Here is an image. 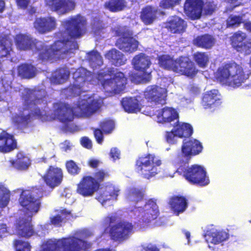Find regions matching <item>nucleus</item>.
<instances>
[{
    "label": "nucleus",
    "mask_w": 251,
    "mask_h": 251,
    "mask_svg": "<svg viewBox=\"0 0 251 251\" xmlns=\"http://www.w3.org/2000/svg\"><path fill=\"white\" fill-rule=\"evenodd\" d=\"M17 148V142L14 135L5 130L0 132V152L9 153Z\"/></svg>",
    "instance_id": "nucleus-21"
},
{
    "label": "nucleus",
    "mask_w": 251,
    "mask_h": 251,
    "mask_svg": "<svg viewBox=\"0 0 251 251\" xmlns=\"http://www.w3.org/2000/svg\"><path fill=\"white\" fill-rule=\"evenodd\" d=\"M109 176V172L104 169L97 170L93 176H84L77 185L76 192L84 197L92 196L99 190L101 183Z\"/></svg>",
    "instance_id": "nucleus-5"
},
{
    "label": "nucleus",
    "mask_w": 251,
    "mask_h": 251,
    "mask_svg": "<svg viewBox=\"0 0 251 251\" xmlns=\"http://www.w3.org/2000/svg\"><path fill=\"white\" fill-rule=\"evenodd\" d=\"M99 127L104 134H109L114 129L115 124L111 120L104 119L100 123Z\"/></svg>",
    "instance_id": "nucleus-47"
},
{
    "label": "nucleus",
    "mask_w": 251,
    "mask_h": 251,
    "mask_svg": "<svg viewBox=\"0 0 251 251\" xmlns=\"http://www.w3.org/2000/svg\"><path fill=\"white\" fill-rule=\"evenodd\" d=\"M131 64L134 70L142 74L141 76L137 73L133 72L129 73V76L131 81L148 83L151 80V72H147V70L151 65V62L149 56L144 53H139L133 57Z\"/></svg>",
    "instance_id": "nucleus-7"
},
{
    "label": "nucleus",
    "mask_w": 251,
    "mask_h": 251,
    "mask_svg": "<svg viewBox=\"0 0 251 251\" xmlns=\"http://www.w3.org/2000/svg\"><path fill=\"white\" fill-rule=\"evenodd\" d=\"M157 10L153 6L148 5L144 7L141 12L140 18L146 25L152 24L156 17Z\"/></svg>",
    "instance_id": "nucleus-38"
},
{
    "label": "nucleus",
    "mask_w": 251,
    "mask_h": 251,
    "mask_svg": "<svg viewBox=\"0 0 251 251\" xmlns=\"http://www.w3.org/2000/svg\"><path fill=\"white\" fill-rule=\"evenodd\" d=\"M218 90L213 89L205 93L202 97L201 104L204 109H216L221 104Z\"/></svg>",
    "instance_id": "nucleus-23"
},
{
    "label": "nucleus",
    "mask_w": 251,
    "mask_h": 251,
    "mask_svg": "<svg viewBox=\"0 0 251 251\" xmlns=\"http://www.w3.org/2000/svg\"><path fill=\"white\" fill-rule=\"evenodd\" d=\"M176 134L173 129L171 131H166L164 134V138L166 141L169 144L174 143V138Z\"/></svg>",
    "instance_id": "nucleus-56"
},
{
    "label": "nucleus",
    "mask_w": 251,
    "mask_h": 251,
    "mask_svg": "<svg viewBox=\"0 0 251 251\" xmlns=\"http://www.w3.org/2000/svg\"><path fill=\"white\" fill-rule=\"evenodd\" d=\"M157 59L159 66L164 69L171 70L188 77L193 78L198 72L194 63L185 56L174 60L168 54H162L158 56Z\"/></svg>",
    "instance_id": "nucleus-3"
},
{
    "label": "nucleus",
    "mask_w": 251,
    "mask_h": 251,
    "mask_svg": "<svg viewBox=\"0 0 251 251\" xmlns=\"http://www.w3.org/2000/svg\"><path fill=\"white\" fill-rule=\"evenodd\" d=\"M244 28L249 33H251V21H243Z\"/></svg>",
    "instance_id": "nucleus-64"
},
{
    "label": "nucleus",
    "mask_w": 251,
    "mask_h": 251,
    "mask_svg": "<svg viewBox=\"0 0 251 251\" xmlns=\"http://www.w3.org/2000/svg\"><path fill=\"white\" fill-rule=\"evenodd\" d=\"M214 36L208 33L197 36L193 39V44L197 47L205 50L212 49L216 43Z\"/></svg>",
    "instance_id": "nucleus-29"
},
{
    "label": "nucleus",
    "mask_w": 251,
    "mask_h": 251,
    "mask_svg": "<svg viewBox=\"0 0 251 251\" xmlns=\"http://www.w3.org/2000/svg\"><path fill=\"white\" fill-rule=\"evenodd\" d=\"M91 26L92 31L96 34H99L104 29L102 21L97 17L93 18Z\"/></svg>",
    "instance_id": "nucleus-49"
},
{
    "label": "nucleus",
    "mask_w": 251,
    "mask_h": 251,
    "mask_svg": "<svg viewBox=\"0 0 251 251\" xmlns=\"http://www.w3.org/2000/svg\"><path fill=\"white\" fill-rule=\"evenodd\" d=\"M8 233V228L4 224H0V238L6 236Z\"/></svg>",
    "instance_id": "nucleus-61"
},
{
    "label": "nucleus",
    "mask_w": 251,
    "mask_h": 251,
    "mask_svg": "<svg viewBox=\"0 0 251 251\" xmlns=\"http://www.w3.org/2000/svg\"><path fill=\"white\" fill-rule=\"evenodd\" d=\"M17 74L22 78L30 79L37 74L36 68L31 63H23L17 66Z\"/></svg>",
    "instance_id": "nucleus-32"
},
{
    "label": "nucleus",
    "mask_w": 251,
    "mask_h": 251,
    "mask_svg": "<svg viewBox=\"0 0 251 251\" xmlns=\"http://www.w3.org/2000/svg\"><path fill=\"white\" fill-rule=\"evenodd\" d=\"M63 221V218L59 214L53 216L50 218V223L56 226H61Z\"/></svg>",
    "instance_id": "nucleus-55"
},
{
    "label": "nucleus",
    "mask_w": 251,
    "mask_h": 251,
    "mask_svg": "<svg viewBox=\"0 0 251 251\" xmlns=\"http://www.w3.org/2000/svg\"><path fill=\"white\" fill-rule=\"evenodd\" d=\"M14 245L16 251H30L31 246L28 242L15 240Z\"/></svg>",
    "instance_id": "nucleus-51"
},
{
    "label": "nucleus",
    "mask_w": 251,
    "mask_h": 251,
    "mask_svg": "<svg viewBox=\"0 0 251 251\" xmlns=\"http://www.w3.org/2000/svg\"><path fill=\"white\" fill-rule=\"evenodd\" d=\"M93 132L97 142L101 144L103 141V131L100 128H96L94 129Z\"/></svg>",
    "instance_id": "nucleus-54"
},
{
    "label": "nucleus",
    "mask_w": 251,
    "mask_h": 251,
    "mask_svg": "<svg viewBox=\"0 0 251 251\" xmlns=\"http://www.w3.org/2000/svg\"><path fill=\"white\" fill-rule=\"evenodd\" d=\"M227 234L224 232H218L213 236L212 240L215 244L220 243L226 240Z\"/></svg>",
    "instance_id": "nucleus-53"
},
{
    "label": "nucleus",
    "mask_w": 251,
    "mask_h": 251,
    "mask_svg": "<svg viewBox=\"0 0 251 251\" xmlns=\"http://www.w3.org/2000/svg\"><path fill=\"white\" fill-rule=\"evenodd\" d=\"M161 164V161L154 154L148 153L137 158L136 161L135 169L143 177L150 179L157 174V167Z\"/></svg>",
    "instance_id": "nucleus-9"
},
{
    "label": "nucleus",
    "mask_w": 251,
    "mask_h": 251,
    "mask_svg": "<svg viewBox=\"0 0 251 251\" xmlns=\"http://www.w3.org/2000/svg\"><path fill=\"white\" fill-rule=\"evenodd\" d=\"M243 23V18L240 15H230L226 20L227 27H237Z\"/></svg>",
    "instance_id": "nucleus-45"
},
{
    "label": "nucleus",
    "mask_w": 251,
    "mask_h": 251,
    "mask_svg": "<svg viewBox=\"0 0 251 251\" xmlns=\"http://www.w3.org/2000/svg\"><path fill=\"white\" fill-rule=\"evenodd\" d=\"M42 178L47 186L53 189L61 183L63 178V171L59 167L50 165L46 170Z\"/></svg>",
    "instance_id": "nucleus-16"
},
{
    "label": "nucleus",
    "mask_w": 251,
    "mask_h": 251,
    "mask_svg": "<svg viewBox=\"0 0 251 251\" xmlns=\"http://www.w3.org/2000/svg\"><path fill=\"white\" fill-rule=\"evenodd\" d=\"M121 102L124 110L128 113L140 112L143 106L135 97L123 98Z\"/></svg>",
    "instance_id": "nucleus-28"
},
{
    "label": "nucleus",
    "mask_w": 251,
    "mask_h": 251,
    "mask_svg": "<svg viewBox=\"0 0 251 251\" xmlns=\"http://www.w3.org/2000/svg\"><path fill=\"white\" fill-rule=\"evenodd\" d=\"M30 119L31 116L29 114L26 115L16 114L13 118V123L17 128L24 129L28 127V124L30 122Z\"/></svg>",
    "instance_id": "nucleus-42"
},
{
    "label": "nucleus",
    "mask_w": 251,
    "mask_h": 251,
    "mask_svg": "<svg viewBox=\"0 0 251 251\" xmlns=\"http://www.w3.org/2000/svg\"><path fill=\"white\" fill-rule=\"evenodd\" d=\"M65 165L67 172L72 176L77 175L80 172L81 168L73 160L67 161Z\"/></svg>",
    "instance_id": "nucleus-46"
},
{
    "label": "nucleus",
    "mask_w": 251,
    "mask_h": 251,
    "mask_svg": "<svg viewBox=\"0 0 251 251\" xmlns=\"http://www.w3.org/2000/svg\"><path fill=\"white\" fill-rule=\"evenodd\" d=\"M91 246V243L86 241L71 236L49 243L42 251H55L59 249H61V251H81L90 249Z\"/></svg>",
    "instance_id": "nucleus-6"
},
{
    "label": "nucleus",
    "mask_w": 251,
    "mask_h": 251,
    "mask_svg": "<svg viewBox=\"0 0 251 251\" xmlns=\"http://www.w3.org/2000/svg\"><path fill=\"white\" fill-rule=\"evenodd\" d=\"M112 75H113L112 79H113V82H114L115 85L118 92L123 90L126 84L127 78L124 74L121 72L114 73V69L110 68L106 71L98 73V78L99 80H100L105 76Z\"/></svg>",
    "instance_id": "nucleus-20"
},
{
    "label": "nucleus",
    "mask_w": 251,
    "mask_h": 251,
    "mask_svg": "<svg viewBox=\"0 0 251 251\" xmlns=\"http://www.w3.org/2000/svg\"><path fill=\"white\" fill-rule=\"evenodd\" d=\"M169 204L174 214L178 216L186 210L188 206V202L184 196L174 195L170 198Z\"/></svg>",
    "instance_id": "nucleus-25"
},
{
    "label": "nucleus",
    "mask_w": 251,
    "mask_h": 251,
    "mask_svg": "<svg viewBox=\"0 0 251 251\" xmlns=\"http://www.w3.org/2000/svg\"><path fill=\"white\" fill-rule=\"evenodd\" d=\"M126 6L125 0H108L104 4V7L112 12H117L124 10Z\"/></svg>",
    "instance_id": "nucleus-41"
},
{
    "label": "nucleus",
    "mask_w": 251,
    "mask_h": 251,
    "mask_svg": "<svg viewBox=\"0 0 251 251\" xmlns=\"http://www.w3.org/2000/svg\"><path fill=\"white\" fill-rule=\"evenodd\" d=\"M241 64L234 61L225 63L219 67L216 73V78L220 83L238 88L249 78Z\"/></svg>",
    "instance_id": "nucleus-2"
},
{
    "label": "nucleus",
    "mask_w": 251,
    "mask_h": 251,
    "mask_svg": "<svg viewBox=\"0 0 251 251\" xmlns=\"http://www.w3.org/2000/svg\"><path fill=\"white\" fill-rule=\"evenodd\" d=\"M173 131L176 136L180 138H189L193 134V129L192 126L188 123H181L178 120L174 126Z\"/></svg>",
    "instance_id": "nucleus-34"
},
{
    "label": "nucleus",
    "mask_w": 251,
    "mask_h": 251,
    "mask_svg": "<svg viewBox=\"0 0 251 251\" xmlns=\"http://www.w3.org/2000/svg\"><path fill=\"white\" fill-rule=\"evenodd\" d=\"M120 189L112 184L107 185L104 190L100 194L98 200L102 203L110 200L111 198L117 199Z\"/></svg>",
    "instance_id": "nucleus-36"
},
{
    "label": "nucleus",
    "mask_w": 251,
    "mask_h": 251,
    "mask_svg": "<svg viewBox=\"0 0 251 251\" xmlns=\"http://www.w3.org/2000/svg\"><path fill=\"white\" fill-rule=\"evenodd\" d=\"M144 194L145 190L144 189L132 187L128 190L126 198L130 201L137 203L143 200Z\"/></svg>",
    "instance_id": "nucleus-40"
},
{
    "label": "nucleus",
    "mask_w": 251,
    "mask_h": 251,
    "mask_svg": "<svg viewBox=\"0 0 251 251\" xmlns=\"http://www.w3.org/2000/svg\"><path fill=\"white\" fill-rule=\"evenodd\" d=\"M64 29L56 33L60 39L49 46L40 41L33 39L24 34L16 35L15 42L20 50H27L33 49L37 53L38 60L42 62L53 61L64 57V55L74 52V50L78 49L76 41L70 39L81 38L87 31L86 18L80 14L71 16L68 19L62 21Z\"/></svg>",
    "instance_id": "nucleus-1"
},
{
    "label": "nucleus",
    "mask_w": 251,
    "mask_h": 251,
    "mask_svg": "<svg viewBox=\"0 0 251 251\" xmlns=\"http://www.w3.org/2000/svg\"><path fill=\"white\" fill-rule=\"evenodd\" d=\"M180 0H161L159 6L163 8L173 7L179 3Z\"/></svg>",
    "instance_id": "nucleus-52"
},
{
    "label": "nucleus",
    "mask_w": 251,
    "mask_h": 251,
    "mask_svg": "<svg viewBox=\"0 0 251 251\" xmlns=\"http://www.w3.org/2000/svg\"><path fill=\"white\" fill-rule=\"evenodd\" d=\"M10 192L3 187L0 186V207L6 206L10 201Z\"/></svg>",
    "instance_id": "nucleus-48"
},
{
    "label": "nucleus",
    "mask_w": 251,
    "mask_h": 251,
    "mask_svg": "<svg viewBox=\"0 0 251 251\" xmlns=\"http://www.w3.org/2000/svg\"><path fill=\"white\" fill-rule=\"evenodd\" d=\"M52 114L55 119L67 124L73 121L75 115L74 108L67 103L58 101L52 105Z\"/></svg>",
    "instance_id": "nucleus-13"
},
{
    "label": "nucleus",
    "mask_w": 251,
    "mask_h": 251,
    "mask_svg": "<svg viewBox=\"0 0 251 251\" xmlns=\"http://www.w3.org/2000/svg\"><path fill=\"white\" fill-rule=\"evenodd\" d=\"M89 74V72L82 67L78 68L73 73V77L74 81L70 90L74 96L80 94L81 87L86 81Z\"/></svg>",
    "instance_id": "nucleus-19"
},
{
    "label": "nucleus",
    "mask_w": 251,
    "mask_h": 251,
    "mask_svg": "<svg viewBox=\"0 0 251 251\" xmlns=\"http://www.w3.org/2000/svg\"><path fill=\"white\" fill-rule=\"evenodd\" d=\"M46 5L51 11L65 15L75 9L76 3L74 0H46Z\"/></svg>",
    "instance_id": "nucleus-17"
},
{
    "label": "nucleus",
    "mask_w": 251,
    "mask_h": 251,
    "mask_svg": "<svg viewBox=\"0 0 251 251\" xmlns=\"http://www.w3.org/2000/svg\"><path fill=\"white\" fill-rule=\"evenodd\" d=\"M135 215L138 216L135 225L139 228L147 226L159 215L158 207L155 200L151 199L146 203L144 207H137L134 210Z\"/></svg>",
    "instance_id": "nucleus-10"
},
{
    "label": "nucleus",
    "mask_w": 251,
    "mask_h": 251,
    "mask_svg": "<svg viewBox=\"0 0 251 251\" xmlns=\"http://www.w3.org/2000/svg\"><path fill=\"white\" fill-rule=\"evenodd\" d=\"M88 60L93 68L100 67L103 65L102 57L98 51H91L88 54Z\"/></svg>",
    "instance_id": "nucleus-43"
},
{
    "label": "nucleus",
    "mask_w": 251,
    "mask_h": 251,
    "mask_svg": "<svg viewBox=\"0 0 251 251\" xmlns=\"http://www.w3.org/2000/svg\"><path fill=\"white\" fill-rule=\"evenodd\" d=\"M81 144L82 146L87 149L92 148V143L90 140L87 137H83L81 139Z\"/></svg>",
    "instance_id": "nucleus-60"
},
{
    "label": "nucleus",
    "mask_w": 251,
    "mask_h": 251,
    "mask_svg": "<svg viewBox=\"0 0 251 251\" xmlns=\"http://www.w3.org/2000/svg\"><path fill=\"white\" fill-rule=\"evenodd\" d=\"M81 115L84 117H89L95 113L100 107V104L97 100H91L89 101L82 100L78 104Z\"/></svg>",
    "instance_id": "nucleus-27"
},
{
    "label": "nucleus",
    "mask_w": 251,
    "mask_h": 251,
    "mask_svg": "<svg viewBox=\"0 0 251 251\" xmlns=\"http://www.w3.org/2000/svg\"><path fill=\"white\" fill-rule=\"evenodd\" d=\"M193 59L198 65L201 68L205 67L209 61V58L205 52H196L193 55Z\"/></svg>",
    "instance_id": "nucleus-44"
},
{
    "label": "nucleus",
    "mask_w": 251,
    "mask_h": 251,
    "mask_svg": "<svg viewBox=\"0 0 251 251\" xmlns=\"http://www.w3.org/2000/svg\"><path fill=\"white\" fill-rule=\"evenodd\" d=\"M144 96L149 102L163 105L166 103L167 91L157 85H150L145 90Z\"/></svg>",
    "instance_id": "nucleus-14"
},
{
    "label": "nucleus",
    "mask_w": 251,
    "mask_h": 251,
    "mask_svg": "<svg viewBox=\"0 0 251 251\" xmlns=\"http://www.w3.org/2000/svg\"><path fill=\"white\" fill-rule=\"evenodd\" d=\"M139 43L133 37L123 35L116 41V46L124 52L129 53L136 51L138 48Z\"/></svg>",
    "instance_id": "nucleus-24"
},
{
    "label": "nucleus",
    "mask_w": 251,
    "mask_h": 251,
    "mask_svg": "<svg viewBox=\"0 0 251 251\" xmlns=\"http://www.w3.org/2000/svg\"><path fill=\"white\" fill-rule=\"evenodd\" d=\"M10 162L11 167L20 171L26 170L30 165L29 158L21 152H18L16 158Z\"/></svg>",
    "instance_id": "nucleus-37"
},
{
    "label": "nucleus",
    "mask_w": 251,
    "mask_h": 251,
    "mask_svg": "<svg viewBox=\"0 0 251 251\" xmlns=\"http://www.w3.org/2000/svg\"><path fill=\"white\" fill-rule=\"evenodd\" d=\"M59 215H61L64 220L71 215V211L64 208L60 211Z\"/></svg>",
    "instance_id": "nucleus-62"
},
{
    "label": "nucleus",
    "mask_w": 251,
    "mask_h": 251,
    "mask_svg": "<svg viewBox=\"0 0 251 251\" xmlns=\"http://www.w3.org/2000/svg\"><path fill=\"white\" fill-rule=\"evenodd\" d=\"M70 72L66 67L57 68L53 73L51 81L56 84H61L69 78Z\"/></svg>",
    "instance_id": "nucleus-39"
},
{
    "label": "nucleus",
    "mask_w": 251,
    "mask_h": 251,
    "mask_svg": "<svg viewBox=\"0 0 251 251\" xmlns=\"http://www.w3.org/2000/svg\"><path fill=\"white\" fill-rule=\"evenodd\" d=\"M187 24L181 18L175 16L167 22L166 28L172 33L182 34L186 29Z\"/></svg>",
    "instance_id": "nucleus-30"
},
{
    "label": "nucleus",
    "mask_w": 251,
    "mask_h": 251,
    "mask_svg": "<svg viewBox=\"0 0 251 251\" xmlns=\"http://www.w3.org/2000/svg\"><path fill=\"white\" fill-rule=\"evenodd\" d=\"M120 155V151L116 148H113L111 149L110 156L114 160L119 159Z\"/></svg>",
    "instance_id": "nucleus-58"
},
{
    "label": "nucleus",
    "mask_w": 251,
    "mask_h": 251,
    "mask_svg": "<svg viewBox=\"0 0 251 251\" xmlns=\"http://www.w3.org/2000/svg\"><path fill=\"white\" fill-rule=\"evenodd\" d=\"M104 56L106 59L116 66L123 65L126 61L124 54L115 49H112L107 51L104 54Z\"/></svg>",
    "instance_id": "nucleus-33"
},
{
    "label": "nucleus",
    "mask_w": 251,
    "mask_h": 251,
    "mask_svg": "<svg viewBox=\"0 0 251 251\" xmlns=\"http://www.w3.org/2000/svg\"><path fill=\"white\" fill-rule=\"evenodd\" d=\"M88 165L94 169H96L98 167L99 161L97 159H92L88 161Z\"/></svg>",
    "instance_id": "nucleus-63"
},
{
    "label": "nucleus",
    "mask_w": 251,
    "mask_h": 251,
    "mask_svg": "<svg viewBox=\"0 0 251 251\" xmlns=\"http://www.w3.org/2000/svg\"><path fill=\"white\" fill-rule=\"evenodd\" d=\"M177 172L182 175L190 184L204 186L209 183L204 168L199 165H192L190 167L180 165Z\"/></svg>",
    "instance_id": "nucleus-8"
},
{
    "label": "nucleus",
    "mask_w": 251,
    "mask_h": 251,
    "mask_svg": "<svg viewBox=\"0 0 251 251\" xmlns=\"http://www.w3.org/2000/svg\"><path fill=\"white\" fill-rule=\"evenodd\" d=\"M37 189L23 191L19 199V203L25 211L31 214L37 213L41 206V196L38 194Z\"/></svg>",
    "instance_id": "nucleus-12"
},
{
    "label": "nucleus",
    "mask_w": 251,
    "mask_h": 251,
    "mask_svg": "<svg viewBox=\"0 0 251 251\" xmlns=\"http://www.w3.org/2000/svg\"><path fill=\"white\" fill-rule=\"evenodd\" d=\"M156 117L159 123H170L179 117L176 110L171 107H164L157 111Z\"/></svg>",
    "instance_id": "nucleus-26"
},
{
    "label": "nucleus",
    "mask_w": 251,
    "mask_h": 251,
    "mask_svg": "<svg viewBox=\"0 0 251 251\" xmlns=\"http://www.w3.org/2000/svg\"><path fill=\"white\" fill-rule=\"evenodd\" d=\"M203 147L197 139L190 138L183 141L181 151L176 157L177 161L180 164H188L192 156L201 152Z\"/></svg>",
    "instance_id": "nucleus-11"
},
{
    "label": "nucleus",
    "mask_w": 251,
    "mask_h": 251,
    "mask_svg": "<svg viewBox=\"0 0 251 251\" xmlns=\"http://www.w3.org/2000/svg\"><path fill=\"white\" fill-rule=\"evenodd\" d=\"M30 0H16V2L17 6L23 9H25L27 8Z\"/></svg>",
    "instance_id": "nucleus-57"
},
{
    "label": "nucleus",
    "mask_w": 251,
    "mask_h": 251,
    "mask_svg": "<svg viewBox=\"0 0 251 251\" xmlns=\"http://www.w3.org/2000/svg\"><path fill=\"white\" fill-rule=\"evenodd\" d=\"M101 83L103 89L107 92H118L117 88H116L112 78L104 79L101 81Z\"/></svg>",
    "instance_id": "nucleus-50"
},
{
    "label": "nucleus",
    "mask_w": 251,
    "mask_h": 251,
    "mask_svg": "<svg viewBox=\"0 0 251 251\" xmlns=\"http://www.w3.org/2000/svg\"><path fill=\"white\" fill-rule=\"evenodd\" d=\"M56 25L55 18L51 16L37 18L33 23L34 28L41 34L52 31Z\"/></svg>",
    "instance_id": "nucleus-18"
},
{
    "label": "nucleus",
    "mask_w": 251,
    "mask_h": 251,
    "mask_svg": "<svg viewBox=\"0 0 251 251\" xmlns=\"http://www.w3.org/2000/svg\"><path fill=\"white\" fill-rule=\"evenodd\" d=\"M116 214L108 215L103 219V225L109 226V235L114 242H122L127 240L132 233L134 226L132 223L120 220Z\"/></svg>",
    "instance_id": "nucleus-4"
},
{
    "label": "nucleus",
    "mask_w": 251,
    "mask_h": 251,
    "mask_svg": "<svg viewBox=\"0 0 251 251\" xmlns=\"http://www.w3.org/2000/svg\"><path fill=\"white\" fill-rule=\"evenodd\" d=\"M18 235L21 237L29 238L34 233L31 220L25 218H20L16 226Z\"/></svg>",
    "instance_id": "nucleus-31"
},
{
    "label": "nucleus",
    "mask_w": 251,
    "mask_h": 251,
    "mask_svg": "<svg viewBox=\"0 0 251 251\" xmlns=\"http://www.w3.org/2000/svg\"><path fill=\"white\" fill-rule=\"evenodd\" d=\"M246 33L238 30L230 37L232 47L237 52L248 55L251 53V41L244 42L247 39Z\"/></svg>",
    "instance_id": "nucleus-15"
},
{
    "label": "nucleus",
    "mask_w": 251,
    "mask_h": 251,
    "mask_svg": "<svg viewBox=\"0 0 251 251\" xmlns=\"http://www.w3.org/2000/svg\"><path fill=\"white\" fill-rule=\"evenodd\" d=\"M44 101H45V100L42 98H35L34 100H31L29 102H26V103L28 108H32V105H36L39 104L43 102Z\"/></svg>",
    "instance_id": "nucleus-59"
},
{
    "label": "nucleus",
    "mask_w": 251,
    "mask_h": 251,
    "mask_svg": "<svg viewBox=\"0 0 251 251\" xmlns=\"http://www.w3.org/2000/svg\"><path fill=\"white\" fill-rule=\"evenodd\" d=\"M203 5L202 0H186L184 4V10L192 19H197L201 15Z\"/></svg>",
    "instance_id": "nucleus-22"
},
{
    "label": "nucleus",
    "mask_w": 251,
    "mask_h": 251,
    "mask_svg": "<svg viewBox=\"0 0 251 251\" xmlns=\"http://www.w3.org/2000/svg\"><path fill=\"white\" fill-rule=\"evenodd\" d=\"M12 40L9 34H0V57L7 56L12 50Z\"/></svg>",
    "instance_id": "nucleus-35"
}]
</instances>
